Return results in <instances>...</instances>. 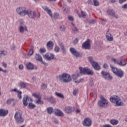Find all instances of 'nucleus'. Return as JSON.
Returning <instances> with one entry per match:
<instances>
[{"label": "nucleus", "instance_id": "35", "mask_svg": "<svg viewBox=\"0 0 127 127\" xmlns=\"http://www.w3.org/2000/svg\"><path fill=\"white\" fill-rule=\"evenodd\" d=\"M36 107V105L33 104V103H29L28 107L29 108V109H34Z\"/></svg>", "mask_w": 127, "mask_h": 127}, {"label": "nucleus", "instance_id": "56", "mask_svg": "<svg viewBox=\"0 0 127 127\" xmlns=\"http://www.w3.org/2000/svg\"><path fill=\"white\" fill-rule=\"evenodd\" d=\"M66 7H67V5L64 4V6H63L64 10L66 12H67V10H66Z\"/></svg>", "mask_w": 127, "mask_h": 127}, {"label": "nucleus", "instance_id": "53", "mask_svg": "<svg viewBox=\"0 0 127 127\" xmlns=\"http://www.w3.org/2000/svg\"><path fill=\"white\" fill-rule=\"evenodd\" d=\"M24 56L25 58H29V57H30V56L29 54H25L24 55Z\"/></svg>", "mask_w": 127, "mask_h": 127}, {"label": "nucleus", "instance_id": "10", "mask_svg": "<svg viewBox=\"0 0 127 127\" xmlns=\"http://www.w3.org/2000/svg\"><path fill=\"white\" fill-rule=\"evenodd\" d=\"M107 13L108 14V15H111V16H113V17H114V18H119V15L118 14L116 13V11H115V10L113 9H109L107 11Z\"/></svg>", "mask_w": 127, "mask_h": 127}, {"label": "nucleus", "instance_id": "22", "mask_svg": "<svg viewBox=\"0 0 127 127\" xmlns=\"http://www.w3.org/2000/svg\"><path fill=\"white\" fill-rule=\"evenodd\" d=\"M55 113L56 114V115L58 117H64V114L59 109H55Z\"/></svg>", "mask_w": 127, "mask_h": 127}, {"label": "nucleus", "instance_id": "2", "mask_svg": "<svg viewBox=\"0 0 127 127\" xmlns=\"http://www.w3.org/2000/svg\"><path fill=\"white\" fill-rule=\"evenodd\" d=\"M110 67L113 73H114L116 76L119 77V78H123V77H124V72L122 69H119L112 65V64L110 65Z\"/></svg>", "mask_w": 127, "mask_h": 127}, {"label": "nucleus", "instance_id": "1", "mask_svg": "<svg viewBox=\"0 0 127 127\" xmlns=\"http://www.w3.org/2000/svg\"><path fill=\"white\" fill-rule=\"evenodd\" d=\"M14 117L16 124H23L24 123V118L22 116V112L20 111H17Z\"/></svg>", "mask_w": 127, "mask_h": 127}, {"label": "nucleus", "instance_id": "49", "mask_svg": "<svg viewBox=\"0 0 127 127\" xmlns=\"http://www.w3.org/2000/svg\"><path fill=\"white\" fill-rule=\"evenodd\" d=\"M81 15H82V17H84V18L86 17V15H87V14H86V12L82 11H81Z\"/></svg>", "mask_w": 127, "mask_h": 127}, {"label": "nucleus", "instance_id": "37", "mask_svg": "<svg viewBox=\"0 0 127 127\" xmlns=\"http://www.w3.org/2000/svg\"><path fill=\"white\" fill-rule=\"evenodd\" d=\"M54 18L55 19H58L59 18V13L56 12L54 13Z\"/></svg>", "mask_w": 127, "mask_h": 127}, {"label": "nucleus", "instance_id": "46", "mask_svg": "<svg viewBox=\"0 0 127 127\" xmlns=\"http://www.w3.org/2000/svg\"><path fill=\"white\" fill-rule=\"evenodd\" d=\"M40 53H45L46 52V49L44 48H41L40 49Z\"/></svg>", "mask_w": 127, "mask_h": 127}, {"label": "nucleus", "instance_id": "31", "mask_svg": "<svg viewBox=\"0 0 127 127\" xmlns=\"http://www.w3.org/2000/svg\"><path fill=\"white\" fill-rule=\"evenodd\" d=\"M26 66L27 69L29 70H33V69H34V66L30 63L27 64Z\"/></svg>", "mask_w": 127, "mask_h": 127}, {"label": "nucleus", "instance_id": "12", "mask_svg": "<svg viewBox=\"0 0 127 127\" xmlns=\"http://www.w3.org/2000/svg\"><path fill=\"white\" fill-rule=\"evenodd\" d=\"M84 127H90L92 126V120L89 118H85L83 122Z\"/></svg>", "mask_w": 127, "mask_h": 127}, {"label": "nucleus", "instance_id": "58", "mask_svg": "<svg viewBox=\"0 0 127 127\" xmlns=\"http://www.w3.org/2000/svg\"><path fill=\"white\" fill-rule=\"evenodd\" d=\"M89 23H91V24H94V23H96V20H92L89 22Z\"/></svg>", "mask_w": 127, "mask_h": 127}, {"label": "nucleus", "instance_id": "21", "mask_svg": "<svg viewBox=\"0 0 127 127\" xmlns=\"http://www.w3.org/2000/svg\"><path fill=\"white\" fill-rule=\"evenodd\" d=\"M59 45L61 49V50L63 51V53L64 54H66V47L64 45V43H62L61 42H59Z\"/></svg>", "mask_w": 127, "mask_h": 127}, {"label": "nucleus", "instance_id": "34", "mask_svg": "<svg viewBox=\"0 0 127 127\" xmlns=\"http://www.w3.org/2000/svg\"><path fill=\"white\" fill-rule=\"evenodd\" d=\"M6 55V52L4 51H0V58L1 57H3V56H5Z\"/></svg>", "mask_w": 127, "mask_h": 127}, {"label": "nucleus", "instance_id": "11", "mask_svg": "<svg viewBox=\"0 0 127 127\" xmlns=\"http://www.w3.org/2000/svg\"><path fill=\"white\" fill-rule=\"evenodd\" d=\"M70 51L75 57H82V54L79 53L76 49L74 48H70Z\"/></svg>", "mask_w": 127, "mask_h": 127}, {"label": "nucleus", "instance_id": "27", "mask_svg": "<svg viewBox=\"0 0 127 127\" xmlns=\"http://www.w3.org/2000/svg\"><path fill=\"white\" fill-rule=\"evenodd\" d=\"M18 86H19L21 89H25V88H26V83L21 82L18 83Z\"/></svg>", "mask_w": 127, "mask_h": 127}, {"label": "nucleus", "instance_id": "29", "mask_svg": "<svg viewBox=\"0 0 127 127\" xmlns=\"http://www.w3.org/2000/svg\"><path fill=\"white\" fill-rule=\"evenodd\" d=\"M110 123L111 125H113V126H117V125L119 124V120L112 119L110 120Z\"/></svg>", "mask_w": 127, "mask_h": 127}, {"label": "nucleus", "instance_id": "23", "mask_svg": "<svg viewBox=\"0 0 127 127\" xmlns=\"http://www.w3.org/2000/svg\"><path fill=\"white\" fill-rule=\"evenodd\" d=\"M91 65L95 70H100L101 69V66L99 65V64L96 62L92 63Z\"/></svg>", "mask_w": 127, "mask_h": 127}, {"label": "nucleus", "instance_id": "6", "mask_svg": "<svg viewBox=\"0 0 127 127\" xmlns=\"http://www.w3.org/2000/svg\"><path fill=\"white\" fill-rule=\"evenodd\" d=\"M98 106L100 108H106L108 107V104H109V102H108V100L107 99L105 98L104 96L102 95L100 96V100L98 101Z\"/></svg>", "mask_w": 127, "mask_h": 127}, {"label": "nucleus", "instance_id": "7", "mask_svg": "<svg viewBox=\"0 0 127 127\" xmlns=\"http://www.w3.org/2000/svg\"><path fill=\"white\" fill-rule=\"evenodd\" d=\"M79 69L80 74H83V75H94V71L87 67L83 68L82 67H79Z\"/></svg>", "mask_w": 127, "mask_h": 127}, {"label": "nucleus", "instance_id": "52", "mask_svg": "<svg viewBox=\"0 0 127 127\" xmlns=\"http://www.w3.org/2000/svg\"><path fill=\"white\" fill-rule=\"evenodd\" d=\"M79 41V39L78 38H76L74 41H73V44H77L78 43V42Z\"/></svg>", "mask_w": 127, "mask_h": 127}, {"label": "nucleus", "instance_id": "44", "mask_svg": "<svg viewBox=\"0 0 127 127\" xmlns=\"http://www.w3.org/2000/svg\"><path fill=\"white\" fill-rule=\"evenodd\" d=\"M93 2L95 6H98V5L100 4V3H99V1H98L97 0H93Z\"/></svg>", "mask_w": 127, "mask_h": 127}, {"label": "nucleus", "instance_id": "5", "mask_svg": "<svg viewBox=\"0 0 127 127\" xmlns=\"http://www.w3.org/2000/svg\"><path fill=\"white\" fill-rule=\"evenodd\" d=\"M28 9L24 6L18 7L16 8V12L17 14L20 16H25L27 13Z\"/></svg>", "mask_w": 127, "mask_h": 127}, {"label": "nucleus", "instance_id": "42", "mask_svg": "<svg viewBox=\"0 0 127 127\" xmlns=\"http://www.w3.org/2000/svg\"><path fill=\"white\" fill-rule=\"evenodd\" d=\"M18 94V98L20 100L22 98V96H21V94H22V92L21 91H18L17 92Z\"/></svg>", "mask_w": 127, "mask_h": 127}, {"label": "nucleus", "instance_id": "43", "mask_svg": "<svg viewBox=\"0 0 127 127\" xmlns=\"http://www.w3.org/2000/svg\"><path fill=\"white\" fill-rule=\"evenodd\" d=\"M54 50H55V52H57V53L59 52V51H60V48H59L58 47V46H56L55 47Z\"/></svg>", "mask_w": 127, "mask_h": 127}, {"label": "nucleus", "instance_id": "14", "mask_svg": "<svg viewBox=\"0 0 127 127\" xmlns=\"http://www.w3.org/2000/svg\"><path fill=\"white\" fill-rule=\"evenodd\" d=\"M43 57L46 60H48V61H50V60H52L54 59V54L51 53H47L43 56Z\"/></svg>", "mask_w": 127, "mask_h": 127}, {"label": "nucleus", "instance_id": "16", "mask_svg": "<svg viewBox=\"0 0 127 127\" xmlns=\"http://www.w3.org/2000/svg\"><path fill=\"white\" fill-rule=\"evenodd\" d=\"M101 74L102 75H103L105 79H109L110 80H112V79H113V76H112L110 74L109 72L105 71H102L101 72Z\"/></svg>", "mask_w": 127, "mask_h": 127}, {"label": "nucleus", "instance_id": "26", "mask_svg": "<svg viewBox=\"0 0 127 127\" xmlns=\"http://www.w3.org/2000/svg\"><path fill=\"white\" fill-rule=\"evenodd\" d=\"M47 47L49 48V49H53V46H54V43L53 42L50 41L47 44Z\"/></svg>", "mask_w": 127, "mask_h": 127}, {"label": "nucleus", "instance_id": "57", "mask_svg": "<svg viewBox=\"0 0 127 127\" xmlns=\"http://www.w3.org/2000/svg\"><path fill=\"white\" fill-rule=\"evenodd\" d=\"M2 64L4 68H6V67H7V64L4 62L2 63Z\"/></svg>", "mask_w": 127, "mask_h": 127}, {"label": "nucleus", "instance_id": "8", "mask_svg": "<svg viewBox=\"0 0 127 127\" xmlns=\"http://www.w3.org/2000/svg\"><path fill=\"white\" fill-rule=\"evenodd\" d=\"M26 14L28 15L29 18L31 19H34L37 16L36 11L31 10H27Z\"/></svg>", "mask_w": 127, "mask_h": 127}, {"label": "nucleus", "instance_id": "41", "mask_svg": "<svg viewBox=\"0 0 127 127\" xmlns=\"http://www.w3.org/2000/svg\"><path fill=\"white\" fill-rule=\"evenodd\" d=\"M33 97H34L35 98H36L37 99H39V98H40V95L39 94H37V93H33L32 94Z\"/></svg>", "mask_w": 127, "mask_h": 127}, {"label": "nucleus", "instance_id": "51", "mask_svg": "<svg viewBox=\"0 0 127 127\" xmlns=\"http://www.w3.org/2000/svg\"><path fill=\"white\" fill-rule=\"evenodd\" d=\"M34 52L33 51V50H30L28 54H29L30 56H31L32 55H33Z\"/></svg>", "mask_w": 127, "mask_h": 127}, {"label": "nucleus", "instance_id": "50", "mask_svg": "<svg viewBox=\"0 0 127 127\" xmlns=\"http://www.w3.org/2000/svg\"><path fill=\"white\" fill-rule=\"evenodd\" d=\"M77 94H78V89L74 90L73 92V96H76V95H77Z\"/></svg>", "mask_w": 127, "mask_h": 127}, {"label": "nucleus", "instance_id": "59", "mask_svg": "<svg viewBox=\"0 0 127 127\" xmlns=\"http://www.w3.org/2000/svg\"><path fill=\"white\" fill-rule=\"evenodd\" d=\"M103 67L105 68V69H108L109 65H108V64H104Z\"/></svg>", "mask_w": 127, "mask_h": 127}, {"label": "nucleus", "instance_id": "64", "mask_svg": "<svg viewBox=\"0 0 127 127\" xmlns=\"http://www.w3.org/2000/svg\"><path fill=\"white\" fill-rule=\"evenodd\" d=\"M68 19L70 20L71 21H72V20H74V19L73 18V17L72 16H68Z\"/></svg>", "mask_w": 127, "mask_h": 127}, {"label": "nucleus", "instance_id": "55", "mask_svg": "<svg viewBox=\"0 0 127 127\" xmlns=\"http://www.w3.org/2000/svg\"><path fill=\"white\" fill-rule=\"evenodd\" d=\"M122 8H124V9H127V3H125L124 5L122 6Z\"/></svg>", "mask_w": 127, "mask_h": 127}, {"label": "nucleus", "instance_id": "63", "mask_svg": "<svg viewBox=\"0 0 127 127\" xmlns=\"http://www.w3.org/2000/svg\"><path fill=\"white\" fill-rule=\"evenodd\" d=\"M112 61L113 62H115V63H116V64H118V63H119V62H118V61H117V60L116 59H112Z\"/></svg>", "mask_w": 127, "mask_h": 127}, {"label": "nucleus", "instance_id": "62", "mask_svg": "<svg viewBox=\"0 0 127 127\" xmlns=\"http://www.w3.org/2000/svg\"><path fill=\"white\" fill-rule=\"evenodd\" d=\"M19 69H20V70H23V65L20 64L19 66Z\"/></svg>", "mask_w": 127, "mask_h": 127}, {"label": "nucleus", "instance_id": "48", "mask_svg": "<svg viewBox=\"0 0 127 127\" xmlns=\"http://www.w3.org/2000/svg\"><path fill=\"white\" fill-rule=\"evenodd\" d=\"M72 31H73L74 33H76V32H78V31H79V29H78V28L75 27L74 29H72Z\"/></svg>", "mask_w": 127, "mask_h": 127}, {"label": "nucleus", "instance_id": "32", "mask_svg": "<svg viewBox=\"0 0 127 127\" xmlns=\"http://www.w3.org/2000/svg\"><path fill=\"white\" fill-rule=\"evenodd\" d=\"M38 99V100L35 101V103L37 104V105H43V101L41 100V97H40Z\"/></svg>", "mask_w": 127, "mask_h": 127}, {"label": "nucleus", "instance_id": "61", "mask_svg": "<svg viewBox=\"0 0 127 127\" xmlns=\"http://www.w3.org/2000/svg\"><path fill=\"white\" fill-rule=\"evenodd\" d=\"M87 3L91 5L93 4V2L91 0H88L87 1Z\"/></svg>", "mask_w": 127, "mask_h": 127}, {"label": "nucleus", "instance_id": "18", "mask_svg": "<svg viewBox=\"0 0 127 127\" xmlns=\"http://www.w3.org/2000/svg\"><path fill=\"white\" fill-rule=\"evenodd\" d=\"M35 58L37 61H39V62H41V63H42V64H44V65H45L46 64V63L43 62L42 57L39 54L36 55Z\"/></svg>", "mask_w": 127, "mask_h": 127}, {"label": "nucleus", "instance_id": "13", "mask_svg": "<svg viewBox=\"0 0 127 127\" xmlns=\"http://www.w3.org/2000/svg\"><path fill=\"white\" fill-rule=\"evenodd\" d=\"M18 30L19 31L20 33H24L25 31H28L27 26L22 25H19Z\"/></svg>", "mask_w": 127, "mask_h": 127}, {"label": "nucleus", "instance_id": "40", "mask_svg": "<svg viewBox=\"0 0 127 127\" xmlns=\"http://www.w3.org/2000/svg\"><path fill=\"white\" fill-rule=\"evenodd\" d=\"M14 101V99H8L6 101V104L7 105H10L11 104V102H13Z\"/></svg>", "mask_w": 127, "mask_h": 127}, {"label": "nucleus", "instance_id": "28", "mask_svg": "<svg viewBox=\"0 0 127 127\" xmlns=\"http://www.w3.org/2000/svg\"><path fill=\"white\" fill-rule=\"evenodd\" d=\"M46 99H47V101H49L50 103H55V99H54V97L53 96H50L46 98Z\"/></svg>", "mask_w": 127, "mask_h": 127}, {"label": "nucleus", "instance_id": "9", "mask_svg": "<svg viewBox=\"0 0 127 127\" xmlns=\"http://www.w3.org/2000/svg\"><path fill=\"white\" fill-rule=\"evenodd\" d=\"M82 47L83 49H86L87 50L91 49V41H90V39H87L82 44Z\"/></svg>", "mask_w": 127, "mask_h": 127}, {"label": "nucleus", "instance_id": "36", "mask_svg": "<svg viewBox=\"0 0 127 127\" xmlns=\"http://www.w3.org/2000/svg\"><path fill=\"white\" fill-rule=\"evenodd\" d=\"M48 114H52V112H53V108L52 107H49L47 109Z\"/></svg>", "mask_w": 127, "mask_h": 127}, {"label": "nucleus", "instance_id": "38", "mask_svg": "<svg viewBox=\"0 0 127 127\" xmlns=\"http://www.w3.org/2000/svg\"><path fill=\"white\" fill-rule=\"evenodd\" d=\"M60 29L61 31H65V30H66V27L64 25L60 26Z\"/></svg>", "mask_w": 127, "mask_h": 127}, {"label": "nucleus", "instance_id": "25", "mask_svg": "<svg viewBox=\"0 0 127 127\" xmlns=\"http://www.w3.org/2000/svg\"><path fill=\"white\" fill-rule=\"evenodd\" d=\"M29 99H30V98L28 96L24 97L23 98V104L25 107H26V106L28 105V102H27V100H29Z\"/></svg>", "mask_w": 127, "mask_h": 127}, {"label": "nucleus", "instance_id": "60", "mask_svg": "<svg viewBox=\"0 0 127 127\" xmlns=\"http://www.w3.org/2000/svg\"><path fill=\"white\" fill-rule=\"evenodd\" d=\"M16 46L14 45H13L11 46V50H14L15 49Z\"/></svg>", "mask_w": 127, "mask_h": 127}, {"label": "nucleus", "instance_id": "45", "mask_svg": "<svg viewBox=\"0 0 127 127\" xmlns=\"http://www.w3.org/2000/svg\"><path fill=\"white\" fill-rule=\"evenodd\" d=\"M46 88H47V85H46V84H42L41 85V89H42V90H45V89H46Z\"/></svg>", "mask_w": 127, "mask_h": 127}, {"label": "nucleus", "instance_id": "15", "mask_svg": "<svg viewBox=\"0 0 127 127\" xmlns=\"http://www.w3.org/2000/svg\"><path fill=\"white\" fill-rule=\"evenodd\" d=\"M106 38L108 41H113L114 36L109 30H108L106 33Z\"/></svg>", "mask_w": 127, "mask_h": 127}, {"label": "nucleus", "instance_id": "4", "mask_svg": "<svg viewBox=\"0 0 127 127\" xmlns=\"http://www.w3.org/2000/svg\"><path fill=\"white\" fill-rule=\"evenodd\" d=\"M110 101L112 102V103L116 104V106L118 107L120 106H124V103L122 102L121 101V98H120V97L117 95L111 96L110 98Z\"/></svg>", "mask_w": 127, "mask_h": 127}, {"label": "nucleus", "instance_id": "47", "mask_svg": "<svg viewBox=\"0 0 127 127\" xmlns=\"http://www.w3.org/2000/svg\"><path fill=\"white\" fill-rule=\"evenodd\" d=\"M89 61L90 62V63L92 64L93 63H94L95 61H93V57H88Z\"/></svg>", "mask_w": 127, "mask_h": 127}, {"label": "nucleus", "instance_id": "54", "mask_svg": "<svg viewBox=\"0 0 127 127\" xmlns=\"http://www.w3.org/2000/svg\"><path fill=\"white\" fill-rule=\"evenodd\" d=\"M102 127H113V126L109 124H106V125H103Z\"/></svg>", "mask_w": 127, "mask_h": 127}, {"label": "nucleus", "instance_id": "39", "mask_svg": "<svg viewBox=\"0 0 127 127\" xmlns=\"http://www.w3.org/2000/svg\"><path fill=\"white\" fill-rule=\"evenodd\" d=\"M89 85L91 87H93V86H94V79H93V78H90V79H89Z\"/></svg>", "mask_w": 127, "mask_h": 127}, {"label": "nucleus", "instance_id": "17", "mask_svg": "<svg viewBox=\"0 0 127 127\" xmlns=\"http://www.w3.org/2000/svg\"><path fill=\"white\" fill-rule=\"evenodd\" d=\"M74 111H75V108L71 106L66 107L64 108V112L66 114H71Z\"/></svg>", "mask_w": 127, "mask_h": 127}, {"label": "nucleus", "instance_id": "33", "mask_svg": "<svg viewBox=\"0 0 127 127\" xmlns=\"http://www.w3.org/2000/svg\"><path fill=\"white\" fill-rule=\"evenodd\" d=\"M55 95L56 96H57L59 98H61V99H64V95H63L62 93H60L59 92H56Z\"/></svg>", "mask_w": 127, "mask_h": 127}, {"label": "nucleus", "instance_id": "24", "mask_svg": "<svg viewBox=\"0 0 127 127\" xmlns=\"http://www.w3.org/2000/svg\"><path fill=\"white\" fill-rule=\"evenodd\" d=\"M43 9L45 10V11H47V13L49 14L50 16L51 17H53V15L52 14V11H51V10L50 9L48 8V7L47 6H44L43 7Z\"/></svg>", "mask_w": 127, "mask_h": 127}, {"label": "nucleus", "instance_id": "30", "mask_svg": "<svg viewBox=\"0 0 127 127\" xmlns=\"http://www.w3.org/2000/svg\"><path fill=\"white\" fill-rule=\"evenodd\" d=\"M117 64L120 66H125V65H127V63L126 62V60L123 59L120 63H117Z\"/></svg>", "mask_w": 127, "mask_h": 127}, {"label": "nucleus", "instance_id": "3", "mask_svg": "<svg viewBox=\"0 0 127 127\" xmlns=\"http://www.w3.org/2000/svg\"><path fill=\"white\" fill-rule=\"evenodd\" d=\"M60 80L64 83H70L72 78L68 73H64L59 76Z\"/></svg>", "mask_w": 127, "mask_h": 127}, {"label": "nucleus", "instance_id": "20", "mask_svg": "<svg viewBox=\"0 0 127 127\" xmlns=\"http://www.w3.org/2000/svg\"><path fill=\"white\" fill-rule=\"evenodd\" d=\"M78 76H79L78 73H76L72 75V79H73L74 82L75 83H77L78 84H79V83L81 82V81L82 80V79H80L79 81L76 80H77V78H78Z\"/></svg>", "mask_w": 127, "mask_h": 127}, {"label": "nucleus", "instance_id": "19", "mask_svg": "<svg viewBox=\"0 0 127 127\" xmlns=\"http://www.w3.org/2000/svg\"><path fill=\"white\" fill-rule=\"evenodd\" d=\"M8 114V111L4 109H0V117H5Z\"/></svg>", "mask_w": 127, "mask_h": 127}]
</instances>
